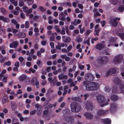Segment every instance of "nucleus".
Segmentation results:
<instances>
[{
	"instance_id": "nucleus-1",
	"label": "nucleus",
	"mask_w": 124,
	"mask_h": 124,
	"mask_svg": "<svg viewBox=\"0 0 124 124\" xmlns=\"http://www.w3.org/2000/svg\"><path fill=\"white\" fill-rule=\"evenodd\" d=\"M85 87L86 90L88 91L97 90L99 88V84L94 82L87 83Z\"/></svg>"
},
{
	"instance_id": "nucleus-2",
	"label": "nucleus",
	"mask_w": 124,
	"mask_h": 124,
	"mask_svg": "<svg viewBox=\"0 0 124 124\" xmlns=\"http://www.w3.org/2000/svg\"><path fill=\"white\" fill-rule=\"evenodd\" d=\"M70 106L72 111L74 112H78L80 110L81 108L78 103L75 102H72Z\"/></svg>"
},
{
	"instance_id": "nucleus-3",
	"label": "nucleus",
	"mask_w": 124,
	"mask_h": 124,
	"mask_svg": "<svg viewBox=\"0 0 124 124\" xmlns=\"http://www.w3.org/2000/svg\"><path fill=\"white\" fill-rule=\"evenodd\" d=\"M120 20L119 18L117 17H113L111 16L109 19V24L112 27H116L117 25L118 22L117 20L119 21Z\"/></svg>"
},
{
	"instance_id": "nucleus-4",
	"label": "nucleus",
	"mask_w": 124,
	"mask_h": 124,
	"mask_svg": "<svg viewBox=\"0 0 124 124\" xmlns=\"http://www.w3.org/2000/svg\"><path fill=\"white\" fill-rule=\"evenodd\" d=\"M108 111V109L106 111L101 109L98 110L96 113L97 115L95 116L94 118L96 120L99 119L100 116H103L105 115Z\"/></svg>"
},
{
	"instance_id": "nucleus-5",
	"label": "nucleus",
	"mask_w": 124,
	"mask_h": 124,
	"mask_svg": "<svg viewBox=\"0 0 124 124\" xmlns=\"http://www.w3.org/2000/svg\"><path fill=\"white\" fill-rule=\"evenodd\" d=\"M96 99L101 107H104L105 105L104 97L102 95H99L96 96Z\"/></svg>"
},
{
	"instance_id": "nucleus-6",
	"label": "nucleus",
	"mask_w": 124,
	"mask_h": 124,
	"mask_svg": "<svg viewBox=\"0 0 124 124\" xmlns=\"http://www.w3.org/2000/svg\"><path fill=\"white\" fill-rule=\"evenodd\" d=\"M94 78V76L92 74L88 73L85 75V79L86 81L89 82L93 81Z\"/></svg>"
},
{
	"instance_id": "nucleus-7",
	"label": "nucleus",
	"mask_w": 124,
	"mask_h": 124,
	"mask_svg": "<svg viewBox=\"0 0 124 124\" xmlns=\"http://www.w3.org/2000/svg\"><path fill=\"white\" fill-rule=\"evenodd\" d=\"M107 61V58L105 56H102L98 60L97 62L99 64L103 65Z\"/></svg>"
},
{
	"instance_id": "nucleus-8",
	"label": "nucleus",
	"mask_w": 124,
	"mask_h": 124,
	"mask_svg": "<svg viewBox=\"0 0 124 124\" xmlns=\"http://www.w3.org/2000/svg\"><path fill=\"white\" fill-rule=\"evenodd\" d=\"M122 55H119L115 57L114 59V62L115 63H119L120 62L122 59Z\"/></svg>"
},
{
	"instance_id": "nucleus-9",
	"label": "nucleus",
	"mask_w": 124,
	"mask_h": 124,
	"mask_svg": "<svg viewBox=\"0 0 124 124\" xmlns=\"http://www.w3.org/2000/svg\"><path fill=\"white\" fill-rule=\"evenodd\" d=\"M31 84L33 85H36L37 88H38L39 86V81L37 80L36 77H33L32 78L31 81Z\"/></svg>"
},
{
	"instance_id": "nucleus-10",
	"label": "nucleus",
	"mask_w": 124,
	"mask_h": 124,
	"mask_svg": "<svg viewBox=\"0 0 124 124\" xmlns=\"http://www.w3.org/2000/svg\"><path fill=\"white\" fill-rule=\"evenodd\" d=\"M65 120L67 123H69L72 124L74 122V118L70 116L66 117Z\"/></svg>"
},
{
	"instance_id": "nucleus-11",
	"label": "nucleus",
	"mask_w": 124,
	"mask_h": 124,
	"mask_svg": "<svg viewBox=\"0 0 124 124\" xmlns=\"http://www.w3.org/2000/svg\"><path fill=\"white\" fill-rule=\"evenodd\" d=\"M84 115V116L89 120H91L93 119V116L91 113L87 112H85Z\"/></svg>"
},
{
	"instance_id": "nucleus-12",
	"label": "nucleus",
	"mask_w": 124,
	"mask_h": 124,
	"mask_svg": "<svg viewBox=\"0 0 124 124\" xmlns=\"http://www.w3.org/2000/svg\"><path fill=\"white\" fill-rule=\"evenodd\" d=\"M86 108L88 110H92L93 108V105L90 102H87L86 104Z\"/></svg>"
},
{
	"instance_id": "nucleus-13",
	"label": "nucleus",
	"mask_w": 124,
	"mask_h": 124,
	"mask_svg": "<svg viewBox=\"0 0 124 124\" xmlns=\"http://www.w3.org/2000/svg\"><path fill=\"white\" fill-rule=\"evenodd\" d=\"M117 107V105L115 103H112L111 104L110 109V112H113L116 110Z\"/></svg>"
},
{
	"instance_id": "nucleus-14",
	"label": "nucleus",
	"mask_w": 124,
	"mask_h": 124,
	"mask_svg": "<svg viewBox=\"0 0 124 124\" xmlns=\"http://www.w3.org/2000/svg\"><path fill=\"white\" fill-rule=\"evenodd\" d=\"M116 72V70L114 68L110 69L107 72V75H111L114 74Z\"/></svg>"
},
{
	"instance_id": "nucleus-15",
	"label": "nucleus",
	"mask_w": 124,
	"mask_h": 124,
	"mask_svg": "<svg viewBox=\"0 0 124 124\" xmlns=\"http://www.w3.org/2000/svg\"><path fill=\"white\" fill-rule=\"evenodd\" d=\"M95 47L97 49L100 50L104 48L105 45L102 44H98L96 45Z\"/></svg>"
},
{
	"instance_id": "nucleus-16",
	"label": "nucleus",
	"mask_w": 124,
	"mask_h": 124,
	"mask_svg": "<svg viewBox=\"0 0 124 124\" xmlns=\"http://www.w3.org/2000/svg\"><path fill=\"white\" fill-rule=\"evenodd\" d=\"M113 82L114 84L116 85L119 84L121 82V81L119 79L116 77L114 78Z\"/></svg>"
},
{
	"instance_id": "nucleus-17",
	"label": "nucleus",
	"mask_w": 124,
	"mask_h": 124,
	"mask_svg": "<svg viewBox=\"0 0 124 124\" xmlns=\"http://www.w3.org/2000/svg\"><path fill=\"white\" fill-rule=\"evenodd\" d=\"M118 99V96L114 94H112L110 97L111 100L114 101L117 100Z\"/></svg>"
},
{
	"instance_id": "nucleus-18",
	"label": "nucleus",
	"mask_w": 124,
	"mask_h": 124,
	"mask_svg": "<svg viewBox=\"0 0 124 124\" xmlns=\"http://www.w3.org/2000/svg\"><path fill=\"white\" fill-rule=\"evenodd\" d=\"M18 45L17 42L16 41L13 42L12 43L10 44V45L9 47L11 48H16L17 46Z\"/></svg>"
},
{
	"instance_id": "nucleus-19",
	"label": "nucleus",
	"mask_w": 124,
	"mask_h": 124,
	"mask_svg": "<svg viewBox=\"0 0 124 124\" xmlns=\"http://www.w3.org/2000/svg\"><path fill=\"white\" fill-rule=\"evenodd\" d=\"M109 43L111 45H114L116 43V41L115 38L113 37L110 38L109 39Z\"/></svg>"
},
{
	"instance_id": "nucleus-20",
	"label": "nucleus",
	"mask_w": 124,
	"mask_h": 124,
	"mask_svg": "<svg viewBox=\"0 0 124 124\" xmlns=\"http://www.w3.org/2000/svg\"><path fill=\"white\" fill-rule=\"evenodd\" d=\"M26 34L23 32H20L18 33L16 35L17 37L19 38H23L25 37Z\"/></svg>"
},
{
	"instance_id": "nucleus-21",
	"label": "nucleus",
	"mask_w": 124,
	"mask_h": 124,
	"mask_svg": "<svg viewBox=\"0 0 124 124\" xmlns=\"http://www.w3.org/2000/svg\"><path fill=\"white\" fill-rule=\"evenodd\" d=\"M27 78V77L25 75L23 74L19 77V80L20 81L24 80Z\"/></svg>"
},
{
	"instance_id": "nucleus-22",
	"label": "nucleus",
	"mask_w": 124,
	"mask_h": 124,
	"mask_svg": "<svg viewBox=\"0 0 124 124\" xmlns=\"http://www.w3.org/2000/svg\"><path fill=\"white\" fill-rule=\"evenodd\" d=\"M58 78H59V80H60L62 79H66L67 78L68 76L67 75H64L63 74H61V75H59L58 76Z\"/></svg>"
},
{
	"instance_id": "nucleus-23",
	"label": "nucleus",
	"mask_w": 124,
	"mask_h": 124,
	"mask_svg": "<svg viewBox=\"0 0 124 124\" xmlns=\"http://www.w3.org/2000/svg\"><path fill=\"white\" fill-rule=\"evenodd\" d=\"M62 39L63 41L65 42H69L70 41V39L69 37H66L64 36H63Z\"/></svg>"
},
{
	"instance_id": "nucleus-24",
	"label": "nucleus",
	"mask_w": 124,
	"mask_h": 124,
	"mask_svg": "<svg viewBox=\"0 0 124 124\" xmlns=\"http://www.w3.org/2000/svg\"><path fill=\"white\" fill-rule=\"evenodd\" d=\"M103 122L105 124H111V120L108 118L103 119Z\"/></svg>"
},
{
	"instance_id": "nucleus-25",
	"label": "nucleus",
	"mask_w": 124,
	"mask_h": 124,
	"mask_svg": "<svg viewBox=\"0 0 124 124\" xmlns=\"http://www.w3.org/2000/svg\"><path fill=\"white\" fill-rule=\"evenodd\" d=\"M8 99V97L7 95H5L3 96L1 101L2 102L3 104H4L6 102Z\"/></svg>"
},
{
	"instance_id": "nucleus-26",
	"label": "nucleus",
	"mask_w": 124,
	"mask_h": 124,
	"mask_svg": "<svg viewBox=\"0 0 124 124\" xmlns=\"http://www.w3.org/2000/svg\"><path fill=\"white\" fill-rule=\"evenodd\" d=\"M117 32L116 31L117 35L119 36L121 39H124V33L121 32L117 33Z\"/></svg>"
},
{
	"instance_id": "nucleus-27",
	"label": "nucleus",
	"mask_w": 124,
	"mask_h": 124,
	"mask_svg": "<svg viewBox=\"0 0 124 124\" xmlns=\"http://www.w3.org/2000/svg\"><path fill=\"white\" fill-rule=\"evenodd\" d=\"M11 107L13 111H15L16 110V106L14 102L13 101L11 102Z\"/></svg>"
},
{
	"instance_id": "nucleus-28",
	"label": "nucleus",
	"mask_w": 124,
	"mask_h": 124,
	"mask_svg": "<svg viewBox=\"0 0 124 124\" xmlns=\"http://www.w3.org/2000/svg\"><path fill=\"white\" fill-rule=\"evenodd\" d=\"M25 2H26L29 6L34 3V0H24Z\"/></svg>"
},
{
	"instance_id": "nucleus-29",
	"label": "nucleus",
	"mask_w": 124,
	"mask_h": 124,
	"mask_svg": "<svg viewBox=\"0 0 124 124\" xmlns=\"http://www.w3.org/2000/svg\"><path fill=\"white\" fill-rule=\"evenodd\" d=\"M0 20L5 22H8L9 21V20L8 18L4 17L3 16H0Z\"/></svg>"
},
{
	"instance_id": "nucleus-30",
	"label": "nucleus",
	"mask_w": 124,
	"mask_h": 124,
	"mask_svg": "<svg viewBox=\"0 0 124 124\" xmlns=\"http://www.w3.org/2000/svg\"><path fill=\"white\" fill-rule=\"evenodd\" d=\"M72 100L80 102L81 101V100L79 97H73L71 99Z\"/></svg>"
},
{
	"instance_id": "nucleus-31",
	"label": "nucleus",
	"mask_w": 124,
	"mask_h": 124,
	"mask_svg": "<svg viewBox=\"0 0 124 124\" xmlns=\"http://www.w3.org/2000/svg\"><path fill=\"white\" fill-rule=\"evenodd\" d=\"M0 10L1 12L4 14L6 15L7 13V11L3 8H1L0 9Z\"/></svg>"
},
{
	"instance_id": "nucleus-32",
	"label": "nucleus",
	"mask_w": 124,
	"mask_h": 124,
	"mask_svg": "<svg viewBox=\"0 0 124 124\" xmlns=\"http://www.w3.org/2000/svg\"><path fill=\"white\" fill-rule=\"evenodd\" d=\"M57 81L56 79H53L52 80V82H51V86L52 87L54 86L56 84Z\"/></svg>"
},
{
	"instance_id": "nucleus-33",
	"label": "nucleus",
	"mask_w": 124,
	"mask_h": 124,
	"mask_svg": "<svg viewBox=\"0 0 124 124\" xmlns=\"http://www.w3.org/2000/svg\"><path fill=\"white\" fill-rule=\"evenodd\" d=\"M24 0H19V5L20 7H22L24 5Z\"/></svg>"
},
{
	"instance_id": "nucleus-34",
	"label": "nucleus",
	"mask_w": 124,
	"mask_h": 124,
	"mask_svg": "<svg viewBox=\"0 0 124 124\" xmlns=\"http://www.w3.org/2000/svg\"><path fill=\"white\" fill-rule=\"evenodd\" d=\"M124 10V6H119L118 8V10L119 12H122Z\"/></svg>"
},
{
	"instance_id": "nucleus-35",
	"label": "nucleus",
	"mask_w": 124,
	"mask_h": 124,
	"mask_svg": "<svg viewBox=\"0 0 124 124\" xmlns=\"http://www.w3.org/2000/svg\"><path fill=\"white\" fill-rule=\"evenodd\" d=\"M11 62L10 61H9L7 62H5L3 64V67H4L7 65L8 66H9L11 64Z\"/></svg>"
},
{
	"instance_id": "nucleus-36",
	"label": "nucleus",
	"mask_w": 124,
	"mask_h": 124,
	"mask_svg": "<svg viewBox=\"0 0 124 124\" xmlns=\"http://www.w3.org/2000/svg\"><path fill=\"white\" fill-rule=\"evenodd\" d=\"M62 5H63L64 6H71V4L69 2H64L62 3Z\"/></svg>"
},
{
	"instance_id": "nucleus-37",
	"label": "nucleus",
	"mask_w": 124,
	"mask_h": 124,
	"mask_svg": "<svg viewBox=\"0 0 124 124\" xmlns=\"http://www.w3.org/2000/svg\"><path fill=\"white\" fill-rule=\"evenodd\" d=\"M119 86L120 87V89L121 91H122L124 90V85L123 84L120 83L119 84Z\"/></svg>"
},
{
	"instance_id": "nucleus-38",
	"label": "nucleus",
	"mask_w": 124,
	"mask_h": 124,
	"mask_svg": "<svg viewBox=\"0 0 124 124\" xmlns=\"http://www.w3.org/2000/svg\"><path fill=\"white\" fill-rule=\"evenodd\" d=\"M31 72L32 73H35L36 71L35 70L33 69H32L31 68L29 69V73H30Z\"/></svg>"
},
{
	"instance_id": "nucleus-39",
	"label": "nucleus",
	"mask_w": 124,
	"mask_h": 124,
	"mask_svg": "<svg viewBox=\"0 0 124 124\" xmlns=\"http://www.w3.org/2000/svg\"><path fill=\"white\" fill-rule=\"evenodd\" d=\"M41 63V61L39 60L37 61L36 64L40 68H41L42 67V66L40 65Z\"/></svg>"
},
{
	"instance_id": "nucleus-40",
	"label": "nucleus",
	"mask_w": 124,
	"mask_h": 124,
	"mask_svg": "<svg viewBox=\"0 0 124 124\" xmlns=\"http://www.w3.org/2000/svg\"><path fill=\"white\" fill-rule=\"evenodd\" d=\"M39 9L42 12H44L45 11L46 9L44 8L43 7L40 6L39 7Z\"/></svg>"
},
{
	"instance_id": "nucleus-41",
	"label": "nucleus",
	"mask_w": 124,
	"mask_h": 124,
	"mask_svg": "<svg viewBox=\"0 0 124 124\" xmlns=\"http://www.w3.org/2000/svg\"><path fill=\"white\" fill-rule=\"evenodd\" d=\"M99 25L98 24H96L95 26V30L94 31H99L100 30L99 29Z\"/></svg>"
},
{
	"instance_id": "nucleus-42",
	"label": "nucleus",
	"mask_w": 124,
	"mask_h": 124,
	"mask_svg": "<svg viewBox=\"0 0 124 124\" xmlns=\"http://www.w3.org/2000/svg\"><path fill=\"white\" fill-rule=\"evenodd\" d=\"M37 110L34 109L33 111H31L30 112V114L31 115H35L36 112Z\"/></svg>"
},
{
	"instance_id": "nucleus-43",
	"label": "nucleus",
	"mask_w": 124,
	"mask_h": 124,
	"mask_svg": "<svg viewBox=\"0 0 124 124\" xmlns=\"http://www.w3.org/2000/svg\"><path fill=\"white\" fill-rule=\"evenodd\" d=\"M23 11L25 12H27L28 11V8L26 6H23Z\"/></svg>"
},
{
	"instance_id": "nucleus-44",
	"label": "nucleus",
	"mask_w": 124,
	"mask_h": 124,
	"mask_svg": "<svg viewBox=\"0 0 124 124\" xmlns=\"http://www.w3.org/2000/svg\"><path fill=\"white\" fill-rule=\"evenodd\" d=\"M112 91L113 92H114L117 93H119V92L117 90V87L115 88L114 87L112 89Z\"/></svg>"
},
{
	"instance_id": "nucleus-45",
	"label": "nucleus",
	"mask_w": 124,
	"mask_h": 124,
	"mask_svg": "<svg viewBox=\"0 0 124 124\" xmlns=\"http://www.w3.org/2000/svg\"><path fill=\"white\" fill-rule=\"evenodd\" d=\"M29 22L28 21H26L25 22V27L26 28H28L29 26Z\"/></svg>"
},
{
	"instance_id": "nucleus-46",
	"label": "nucleus",
	"mask_w": 124,
	"mask_h": 124,
	"mask_svg": "<svg viewBox=\"0 0 124 124\" xmlns=\"http://www.w3.org/2000/svg\"><path fill=\"white\" fill-rule=\"evenodd\" d=\"M101 24L102 27H104L106 24V22L104 20H103L102 21H101Z\"/></svg>"
},
{
	"instance_id": "nucleus-47",
	"label": "nucleus",
	"mask_w": 124,
	"mask_h": 124,
	"mask_svg": "<svg viewBox=\"0 0 124 124\" xmlns=\"http://www.w3.org/2000/svg\"><path fill=\"white\" fill-rule=\"evenodd\" d=\"M11 22L12 23L14 24L15 25H16L17 23L16 20L13 19H12L11 20Z\"/></svg>"
},
{
	"instance_id": "nucleus-48",
	"label": "nucleus",
	"mask_w": 124,
	"mask_h": 124,
	"mask_svg": "<svg viewBox=\"0 0 124 124\" xmlns=\"http://www.w3.org/2000/svg\"><path fill=\"white\" fill-rule=\"evenodd\" d=\"M35 52L34 50V49H31L30 50V54L31 56H32L33 55Z\"/></svg>"
},
{
	"instance_id": "nucleus-49",
	"label": "nucleus",
	"mask_w": 124,
	"mask_h": 124,
	"mask_svg": "<svg viewBox=\"0 0 124 124\" xmlns=\"http://www.w3.org/2000/svg\"><path fill=\"white\" fill-rule=\"evenodd\" d=\"M105 90L107 92H108L110 91V89L108 86H106L105 87Z\"/></svg>"
},
{
	"instance_id": "nucleus-50",
	"label": "nucleus",
	"mask_w": 124,
	"mask_h": 124,
	"mask_svg": "<svg viewBox=\"0 0 124 124\" xmlns=\"http://www.w3.org/2000/svg\"><path fill=\"white\" fill-rule=\"evenodd\" d=\"M15 66L17 67H18L19 66L20 64L19 62H17L14 64Z\"/></svg>"
},
{
	"instance_id": "nucleus-51",
	"label": "nucleus",
	"mask_w": 124,
	"mask_h": 124,
	"mask_svg": "<svg viewBox=\"0 0 124 124\" xmlns=\"http://www.w3.org/2000/svg\"><path fill=\"white\" fill-rule=\"evenodd\" d=\"M101 15L100 13L98 12H96L95 14L94 15V17L96 18V16H100Z\"/></svg>"
},
{
	"instance_id": "nucleus-52",
	"label": "nucleus",
	"mask_w": 124,
	"mask_h": 124,
	"mask_svg": "<svg viewBox=\"0 0 124 124\" xmlns=\"http://www.w3.org/2000/svg\"><path fill=\"white\" fill-rule=\"evenodd\" d=\"M82 26V25L81 24H80L79 26L78 27L80 29V31H85V28H84L83 29H81V27Z\"/></svg>"
},
{
	"instance_id": "nucleus-53",
	"label": "nucleus",
	"mask_w": 124,
	"mask_h": 124,
	"mask_svg": "<svg viewBox=\"0 0 124 124\" xmlns=\"http://www.w3.org/2000/svg\"><path fill=\"white\" fill-rule=\"evenodd\" d=\"M66 15L64 16H61L60 18V20L62 21H65L66 20V18H65Z\"/></svg>"
},
{
	"instance_id": "nucleus-54",
	"label": "nucleus",
	"mask_w": 124,
	"mask_h": 124,
	"mask_svg": "<svg viewBox=\"0 0 124 124\" xmlns=\"http://www.w3.org/2000/svg\"><path fill=\"white\" fill-rule=\"evenodd\" d=\"M32 9L31 8L29 9V10L28 12L27 13V15H28L30 14L32 12Z\"/></svg>"
},
{
	"instance_id": "nucleus-55",
	"label": "nucleus",
	"mask_w": 124,
	"mask_h": 124,
	"mask_svg": "<svg viewBox=\"0 0 124 124\" xmlns=\"http://www.w3.org/2000/svg\"><path fill=\"white\" fill-rule=\"evenodd\" d=\"M50 40L51 41H54V36H51L49 38Z\"/></svg>"
},
{
	"instance_id": "nucleus-56",
	"label": "nucleus",
	"mask_w": 124,
	"mask_h": 124,
	"mask_svg": "<svg viewBox=\"0 0 124 124\" xmlns=\"http://www.w3.org/2000/svg\"><path fill=\"white\" fill-rule=\"evenodd\" d=\"M50 44L52 48H54V43L53 42H50Z\"/></svg>"
},
{
	"instance_id": "nucleus-57",
	"label": "nucleus",
	"mask_w": 124,
	"mask_h": 124,
	"mask_svg": "<svg viewBox=\"0 0 124 124\" xmlns=\"http://www.w3.org/2000/svg\"><path fill=\"white\" fill-rule=\"evenodd\" d=\"M78 81L79 82H80L82 80V78L79 76H78L77 77Z\"/></svg>"
},
{
	"instance_id": "nucleus-58",
	"label": "nucleus",
	"mask_w": 124,
	"mask_h": 124,
	"mask_svg": "<svg viewBox=\"0 0 124 124\" xmlns=\"http://www.w3.org/2000/svg\"><path fill=\"white\" fill-rule=\"evenodd\" d=\"M53 105L52 104L49 103V104L47 105V109L49 108H51L53 107Z\"/></svg>"
},
{
	"instance_id": "nucleus-59",
	"label": "nucleus",
	"mask_w": 124,
	"mask_h": 124,
	"mask_svg": "<svg viewBox=\"0 0 124 124\" xmlns=\"http://www.w3.org/2000/svg\"><path fill=\"white\" fill-rule=\"evenodd\" d=\"M18 59H19L20 62H23V58L22 56H20L19 58H18Z\"/></svg>"
},
{
	"instance_id": "nucleus-60",
	"label": "nucleus",
	"mask_w": 124,
	"mask_h": 124,
	"mask_svg": "<svg viewBox=\"0 0 124 124\" xmlns=\"http://www.w3.org/2000/svg\"><path fill=\"white\" fill-rule=\"evenodd\" d=\"M5 58H2V59L0 58V61L1 63H3L5 60Z\"/></svg>"
},
{
	"instance_id": "nucleus-61",
	"label": "nucleus",
	"mask_w": 124,
	"mask_h": 124,
	"mask_svg": "<svg viewBox=\"0 0 124 124\" xmlns=\"http://www.w3.org/2000/svg\"><path fill=\"white\" fill-rule=\"evenodd\" d=\"M54 28L56 31H61L60 29L59 28L58 26L55 25L54 26Z\"/></svg>"
},
{
	"instance_id": "nucleus-62",
	"label": "nucleus",
	"mask_w": 124,
	"mask_h": 124,
	"mask_svg": "<svg viewBox=\"0 0 124 124\" xmlns=\"http://www.w3.org/2000/svg\"><path fill=\"white\" fill-rule=\"evenodd\" d=\"M20 15L21 17L22 18H25V16L24 15V13H21L20 14Z\"/></svg>"
},
{
	"instance_id": "nucleus-63",
	"label": "nucleus",
	"mask_w": 124,
	"mask_h": 124,
	"mask_svg": "<svg viewBox=\"0 0 124 124\" xmlns=\"http://www.w3.org/2000/svg\"><path fill=\"white\" fill-rule=\"evenodd\" d=\"M26 66L28 67H30L31 66V64L30 62H26Z\"/></svg>"
},
{
	"instance_id": "nucleus-64",
	"label": "nucleus",
	"mask_w": 124,
	"mask_h": 124,
	"mask_svg": "<svg viewBox=\"0 0 124 124\" xmlns=\"http://www.w3.org/2000/svg\"><path fill=\"white\" fill-rule=\"evenodd\" d=\"M84 22L85 26H87L89 24V23L88 21L87 20H85Z\"/></svg>"
}]
</instances>
